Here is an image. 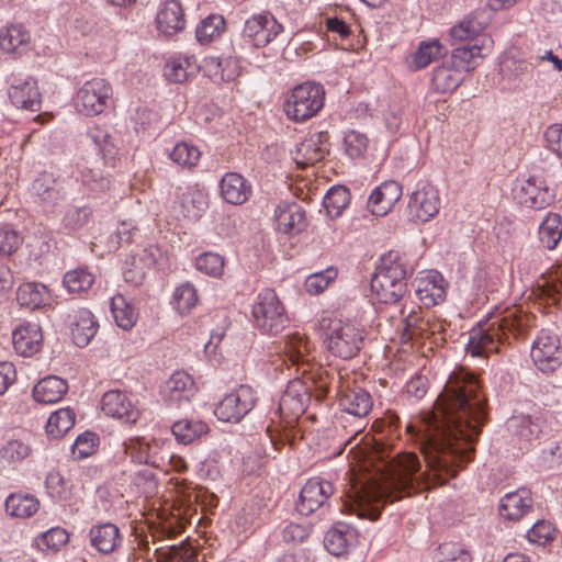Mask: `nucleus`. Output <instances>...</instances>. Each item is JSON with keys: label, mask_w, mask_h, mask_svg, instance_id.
I'll return each mask as SVG.
<instances>
[{"label": "nucleus", "mask_w": 562, "mask_h": 562, "mask_svg": "<svg viewBox=\"0 0 562 562\" xmlns=\"http://www.w3.org/2000/svg\"><path fill=\"white\" fill-rule=\"evenodd\" d=\"M195 267L207 276L220 277L224 270V259L217 254L204 252L196 258Z\"/></svg>", "instance_id": "nucleus-57"}, {"label": "nucleus", "mask_w": 562, "mask_h": 562, "mask_svg": "<svg viewBox=\"0 0 562 562\" xmlns=\"http://www.w3.org/2000/svg\"><path fill=\"white\" fill-rule=\"evenodd\" d=\"M346 153L351 158L361 157L368 148V138L364 134L350 131L345 136Z\"/></svg>", "instance_id": "nucleus-63"}, {"label": "nucleus", "mask_w": 562, "mask_h": 562, "mask_svg": "<svg viewBox=\"0 0 562 562\" xmlns=\"http://www.w3.org/2000/svg\"><path fill=\"white\" fill-rule=\"evenodd\" d=\"M554 532L555 528L551 522L546 520H539L527 532V538L532 543L543 546L553 540Z\"/></svg>", "instance_id": "nucleus-62"}, {"label": "nucleus", "mask_w": 562, "mask_h": 562, "mask_svg": "<svg viewBox=\"0 0 562 562\" xmlns=\"http://www.w3.org/2000/svg\"><path fill=\"white\" fill-rule=\"evenodd\" d=\"M68 390L65 380L50 375L41 380L33 389V397L43 404H53L63 398Z\"/></svg>", "instance_id": "nucleus-32"}, {"label": "nucleus", "mask_w": 562, "mask_h": 562, "mask_svg": "<svg viewBox=\"0 0 562 562\" xmlns=\"http://www.w3.org/2000/svg\"><path fill=\"white\" fill-rule=\"evenodd\" d=\"M434 562H472V558L462 544L446 542L438 547Z\"/></svg>", "instance_id": "nucleus-51"}, {"label": "nucleus", "mask_w": 562, "mask_h": 562, "mask_svg": "<svg viewBox=\"0 0 562 562\" xmlns=\"http://www.w3.org/2000/svg\"><path fill=\"white\" fill-rule=\"evenodd\" d=\"M209 430L207 425L198 419L183 418L173 423L171 431L179 443L189 445L195 439L205 435Z\"/></svg>", "instance_id": "nucleus-33"}, {"label": "nucleus", "mask_w": 562, "mask_h": 562, "mask_svg": "<svg viewBox=\"0 0 562 562\" xmlns=\"http://www.w3.org/2000/svg\"><path fill=\"white\" fill-rule=\"evenodd\" d=\"M325 381L330 384L338 383L337 390L340 394L339 406L344 412H347L356 417H364L372 409V397L364 389L349 384L345 385L340 381V376H329L326 374Z\"/></svg>", "instance_id": "nucleus-13"}, {"label": "nucleus", "mask_w": 562, "mask_h": 562, "mask_svg": "<svg viewBox=\"0 0 562 562\" xmlns=\"http://www.w3.org/2000/svg\"><path fill=\"white\" fill-rule=\"evenodd\" d=\"M68 317L74 344L80 348L86 347L98 330L92 313L87 308H79Z\"/></svg>", "instance_id": "nucleus-24"}, {"label": "nucleus", "mask_w": 562, "mask_h": 562, "mask_svg": "<svg viewBox=\"0 0 562 562\" xmlns=\"http://www.w3.org/2000/svg\"><path fill=\"white\" fill-rule=\"evenodd\" d=\"M75 419V412L69 407L54 412L50 414L46 424L47 435L54 439L63 437L74 427Z\"/></svg>", "instance_id": "nucleus-40"}, {"label": "nucleus", "mask_w": 562, "mask_h": 562, "mask_svg": "<svg viewBox=\"0 0 562 562\" xmlns=\"http://www.w3.org/2000/svg\"><path fill=\"white\" fill-rule=\"evenodd\" d=\"M283 26L270 13L255 14L245 22L243 35L254 46L263 47L272 42Z\"/></svg>", "instance_id": "nucleus-14"}, {"label": "nucleus", "mask_w": 562, "mask_h": 562, "mask_svg": "<svg viewBox=\"0 0 562 562\" xmlns=\"http://www.w3.org/2000/svg\"><path fill=\"white\" fill-rule=\"evenodd\" d=\"M539 240L549 250L557 247L562 237V218L557 213H548L539 226Z\"/></svg>", "instance_id": "nucleus-35"}, {"label": "nucleus", "mask_w": 562, "mask_h": 562, "mask_svg": "<svg viewBox=\"0 0 562 562\" xmlns=\"http://www.w3.org/2000/svg\"><path fill=\"white\" fill-rule=\"evenodd\" d=\"M198 303V293L190 283H183L176 288L173 292L175 308L180 314L189 313Z\"/></svg>", "instance_id": "nucleus-54"}, {"label": "nucleus", "mask_w": 562, "mask_h": 562, "mask_svg": "<svg viewBox=\"0 0 562 562\" xmlns=\"http://www.w3.org/2000/svg\"><path fill=\"white\" fill-rule=\"evenodd\" d=\"M254 325L262 333L278 335L289 324L284 307L273 290L260 292L252 306Z\"/></svg>", "instance_id": "nucleus-8"}, {"label": "nucleus", "mask_w": 562, "mask_h": 562, "mask_svg": "<svg viewBox=\"0 0 562 562\" xmlns=\"http://www.w3.org/2000/svg\"><path fill=\"white\" fill-rule=\"evenodd\" d=\"M82 183L92 191L110 189L111 180L99 168H86L81 171Z\"/></svg>", "instance_id": "nucleus-61"}, {"label": "nucleus", "mask_w": 562, "mask_h": 562, "mask_svg": "<svg viewBox=\"0 0 562 562\" xmlns=\"http://www.w3.org/2000/svg\"><path fill=\"white\" fill-rule=\"evenodd\" d=\"M40 507L38 499L30 494H11L5 501V510L10 516L27 518Z\"/></svg>", "instance_id": "nucleus-36"}, {"label": "nucleus", "mask_w": 562, "mask_h": 562, "mask_svg": "<svg viewBox=\"0 0 562 562\" xmlns=\"http://www.w3.org/2000/svg\"><path fill=\"white\" fill-rule=\"evenodd\" d=\"M43 334L37 324L25 323L12 333V342L15 351L24 357L36 353L42 346Z\"/></svg>", "instance_id": "nucleus-26"}, {"label": "nucleus", "mask_w": 562, "mask_h": 562, "mask_svg": "<svg viewBox=\"0 0 562 562\" xmlns=\"http://www.w3.org/2000/svg\"><path fill=\"white\" fill-rule=\"evenodd\" d=\"M9 98L13 105L21 109L37 111L41 105L37 82L32 77L14 79L9 88Z\"/></svg>", "instance_id": "nucleus-22"}, {"label": "nucleus", "mask_w": 562, "mask_h": 562, "mask_svg": "<svg viewBox=\"0 0 562 562\" xmlns=\"http://www.w3.org/2000/svg\"><path fill=\"white\" fill-rule=\"evenodd\" d=\"M431 81L438 92L446 93L459 87L462 76L452 65H441L434 69Z\"/></svg>", "instance_id": "nucleus-41"}, {"label": "nucleus", "mask_w": 562, "mask_h": 562, "mask_svg": "<svg viewBox=\"0 0 562 562\" xmlns=\"http://www.w3.org/2000/svg\"><path fill=\"white\" fill-rule=\"evenodd\" d=\"M256 397L250 386L240 385L216 405L214 414L220 420L238 423L255 406Z\"/></svg>", "instance_id": "nucleus-11"}, {"label": "nucleus", "mask_w": 562, "mask_h": 562, "mask_svg": "<svg viewBox=\"0 0 562 562\" xmlns=\"http://www.w3.org/2000/svg\"><path fill=\"white\" fill-rule=\"evenodd\" d=\"M482 31L483 24L474 15H469L451 27L450 36L453 41L463 42L474 38Z\"/></svg>", "instance_id": "nucleus-55"}, {"label": "nucleus", "mask_w": 562, "mask_h": 562, "mask_svg": "<svg viewBox=\"0 0 562 562\" xmlns=\"http://www.w3.org/2000/svg\"><path fill=\"white\" fill-rule=\"evenodd\" d=\"M387 497L382 486L353 482L345 492V498L341 501L339 509L347 514H355L359 518L376 520Z\"/></svg>", "instance_id": "nucleus-6"}, {"label": "nucleus", "mask_w": 562, "mask_h": 562, "mask_svg": "<svg viewBox=\"0 0 562 562\" xmlns=\"http://www.w3.org/2000/svg\"><path fill=\"white\" fill-rule=\"evenodd\" d=\"M111 312L116 325L124 330L132 329L138 317L134 306L122 294L111 299Z\"/></svg>", "instance_id": "nucleus-37"}, {"label": "nucleus", "mask_w": 562, "mask_h": 562, "mask_svg": "<svg viewBox=\"0 0 562 562\" xmlns=\"http://www.w3.org/2000/svg\"><path fill=\"white\" fill-rule=\"evenodd\" d=\"M402 196V186L393 180L376 187L369 196L368 207L372 214L386 215Z\"/></svg>", "instance_id": "nucleus-20"}, {"label": "nucleus", "mask_w": 562, "mask_h": 562, "mask_svg": "<svg viewBox=\"0 0 562 562\" xmlns=\"http://www.w3.org/2000/svg\"><path fill=\"white\" fill-rule=\"evenodd\" d=\"M334 491L331 482L322 477L310 479L301 490L296 504L297 512L303 515L314 513L325 504Z\"/></svg>", "instance_id": "nucleus-16"}, {"label": "nucleus", "mask_w": 562, "mask_h": 562, "mask_svg": "<svg viewBox=\"0 0 562 562\" xmlns=\"http://www.w3.org/2000/svg\"><path fill=\"white\" fill-rule=\"evenodd\" d=\"M532 326L535 316L517 310L493 315L472 329L467 350L473 357L498 352L501 345L509 344L512 337H524Z\"/></svg>", "instance_id": "nucleus-4"}, {"label": "nucleus", "mask_w": 562, "mask_h": 562, "mask_svg": "<svg viewBox=\"0 0 562 562\" xmlns=\"http://www.w3.org/2000/svg\"><path fill=\"white\" fill-rule=\"evenodd\" d=\"M158 562H194L196 559L195 550L186 542L179 546H169L155 550Z\"/></svg>", "instance_id": "nucleus-46"}, {"label": "nucleus", "mask_w": 562, "mask_h": 562, "mask_svg": "<svg viewBox=\"0 0 562 562\" xmlns=\"http://www.w3.org/2000/svg\"><path fill=\"white\" fill-rule=\"evenodd\" d=\"M532 507L531 492L528 488H518L507 493L499 504V514L508 520H519Z\"/></svg>", "instance_id": "nucleus-28"}, {"label": "nucleus", "mask_w": 562, "mask_h": 562, "mask_svg": "<svg viewBox=\"0 0 562 562\" xmlns=\"http://www.w3.org/2000/svg\"><path fill=\"white\" fill-rule=\"evenodd\" d=\"M180 206L184 217L198 220L207 207V195L198 188H189L180 198Z\"/></svg>", "instance_id": "nucleus-34"}, {"label": "nucleus", "mask_w": 562, "mask_h": 562, "mask_svg": "<svg viewBox=\"0 0 562 562\" xmlns=\"http://www.w3.org/2000/svg\"><path fill=\"white\" fill-rule=\"evenodd\" d=\"M400 314L403 318V338L406 340H411L413 338L423 337L424 333L427 330L428 322L424 319V317L420 315L422 311L418 307L411 308L407 311L406 306L404 305L400 310Z\"/></svg>", "instance_id": "nucleus-39"}, {"label": "nucleus", "mask_w": 562, "mask_h": 562, "mask_svg": "<svg viewBox=\"0 0 562 562\" xmlns=\"http://www.w3.org/2000/svg\"><path fill=\"white\" fill-rule=\"evenodd\" d=\"M412 272L398 252H389L371 279L373 295L383 304L398 303L407 293L406 279Z\"/></svg>", "instance_id": "nucleus-5"}, {"label": "nucleus", "mask_w": 562, "mask_h": 562, "mask_svg": "<svg viewBox=\"0 0 562 562\" xmlns=\"http://www.w3.org/2000/svg\"><path fill=\"white\" fill-rule=\"evenodd\" d=\"M348 547L347 533L338 528L330 529L325 537V548L336 557L346 552Z\"/></svg>", "instance_id": "nucleus-64"}, {"label": "nucleus", "mask_w": 562, "mask_h": 562, "mask_svg": "<svg viewBox=\"0 0 562 562\" xmlns=\"http://www.w3.org/2000/svg\"><path fill=\"white\" fill-rule=\"evenodd\" d=\"M195 392V382L191 375L184 371H177L166 382L165 398L169 403L181 404L189 402Z\"/></svg>", "instance_id": "nucleus-29"}, {"label": "nucleus", "mask_w": 562, "mask_h": 562, "mask_svg": "<svg viewBox=\"0 0 562 562\" xmlns=\"http://www.w3.org/2000/svg\"><path fill=\"white\" fill-rule=\"evenodd\" d=\"M223 199L233 205L244 204L251 194V186L237 172H227L220 183Z\"/></svg>", "instance_id": "nucleus-30"}, {"label": "nucleus", "mask_w": 562, "mask_h": 562, "mask_svg": "<svg viewBox=\"0 0 562 562\" xmlns=\"http://www.w3.org/2000/svg\"><path fill=\"white\" fill-rule=\"evenodd\" d=\"M225 20L222 15H210L202 20L196 27V40L204 44L209 43L224 31Z\"/></svg>", "instance_id": "nucleus-52"}, {"label": "nucleus", "mask_w": 562, "mask_h": 562, "mask_svg": "<svg viewBox=\"0 0 562 562\" xmlns=\"http://www.w3.org/2000/svg\"><path fill=\"white\" fill-rule=\"evenodd\" d=\"M414 286L416 296L427 307L440 304L447 295V283L443 277L435 270H429L425 276L417 278Z\"/></svg>", "instance_id": "nucleus-18"}, {"label": "nucleus", "mask_w": 562, "mask_h": 562, "mask_svg": "<svg viewBox=\"0 0 562 562\" xmlns=\"http://www.w3.org/2000/svg\"><path fill=\"white\" fill-rule=\"evenodd\" d=\"M446 53V48L438 40L422 42L413 55V64L416 69H422Z\"/></svg>", "instance_id": "nucleus-44"}, {"label": "nucleus", "mask_w": 562, "mask_h": 562, "mask_svg": "<svg viewBox=\"0 0 562 562\" xmlns=\"http://www.w3.org/2000/svg\"><path fill=\"white\" fill-rule=\"evenodd\" d=\"M91 216V210L88 206H70L67 209L63 223L66 228L77 231L82 228Z\"/></svg>", "instance_id": "nucleus-60"}, {"label": "nucleus", "mask_w": 562, "mask_h": 562, "mask_svg": "<svg viewBox=\"0 0 562 562\" xmlns=\"http://www.w3.org/2000/svg\"><path fill=\"white\" fill-rule=\"evenodd\" d=\"M535 366L543 373H551L562 364L559 337L550 329H542L535 339L531 351Z\"/></svg>", "instance_id": "nucleus-10"}, {"label": "nucleus", "mask_w": 562, "mask_h": 562, "mask_svg": "<svg viewBox=\"0 0 562 562\" xmlns=\"http://www.w3.org/2000/svg\"><path fill=\"white\" fill-rule=\"evenodd\" d=\"M91 546L101 554L114 552L122 543V536L116 525L103 522L94 525L89 531Z\"/></svg>", "instance_id": "nucleus-27"}, {"label": "nucleus", "mask_w": 562, "mask_h": 562, "mask_svg": "<svg viewBox=\"0 0 562 562\" xmlns=\"http://www.w3.org/2000/svg\"><path fill=\"white\" fill-rule=\"evenodd\" d=\"M126 452L138 463L159 467L156 454L151 452V446L148 442L140 440L128 442L126 443Z\"/></svg>", "instance_id": "nucleus-58"}, {"label": "nucleus", "mask_w": 562, "mask_h": 562, "mask_svg": "<svg viewBox=\"0 0 562 562\" xmlns=\"http://www.w3.org/2000/svg\"><path fill=\"white\" fill-rule=\"evenodd\" d=\"M276 222L279 232L296 235L306 227L305 212L297 203H283L276 210Z\"/></svg>", "instance_id": "nucleus-25"}, {"label": "nucleus", "mask_w": 562, "mask_h": 562, "mask_svg": "<svg viewBox=\"0 0 562 562\" xmlns=\"http://www.w3.org/2000/svg\"><path fill=\"white\" fill-rule=\"evenodd\" d=\"M158 31L172 36L184 29L186 18L182 4L178 0H167L156 16Z\"/></svg>", "instance_id": "nucleus-23"}, {"label": "nucleus", "mask_w": 562, "mask_h": 562, "mask_svg": "<svg viewBox=\"0 0 562 562\" xmlns=\"http://www.w3.org/2000/svg\"><path fill=\"white\" fill-rule=\"evenodd\" d=\"M330 391V384L319 376L315 382V389L310 391L306 383L300 379L290 381L280 398L278 413L281 418L279 423L271 420L267 426L266 432L276 450L290 442L291 435L289 430L293 428L299 417L305 412L307 403L312 397L322 402Z\"/></svg>", "instance_id": "nucleus-3"}, {"label": "nucleus", "mask_w": 562, "mask_h": 562, "mask_svg": "<svg viewBox=\"0 0 562 562\" xmlns=\"http://www.w3.org/2000/svg\"><path fill=\"white\" fill-rule=\"evenodd\" d=\"M101 408L105 415L123 419L126 423H135L138 418V412L134 408L132 401L124 392L119 390L104 393Z\"/></svg>", "instance_id": "nucleus-21"}, {"label": "nucleus", "mask_w": 562, "mask_h": 562, "mask_svg": "<svg viewBox=\"0 0 562 562\" xmlns=\"http://www.w3.org/2000/svg\"><path fill=\"white\" fill-rule=\"evenodd\" d=\"M486 398L476 376L459 369L453 371L435 404V412L416 424L424 449H438V439L461 448H474L486 422Z\"/></svg>", "instance_id": "nucleus-1"}, {"label": "nucleus", "mask_w": 562, "mask_h": 562, "mask_svg": "<svg viewBox=\"0 0 562 562\" xmlns=\"http://www.w3.org/2000/svg\"><path fill=\"white\" fill-rule=\"evenodd\" d=\"M324 102V87L319 83L304 82L291 91L283 109L288 119L304 122L315 116L323 109Z\"/></svg>", "instance_id": "nucleus-7"}, {"label": "nucleus", "mask_w": 562, "mask_h": 562, "mask_svg": "<svg viewBox=\"0 0 562 562\" xmlns=\"http://www.w3.org/2000/svg\"><path fill=\"white\" fill-rule=\"evenodd\" d=\"M98 437L95 434L86 431L79 435L71 447L74 458L81 460L95 452Z\"/></svg>", "instance_id": "nucleus-59"}, {"label": "nucleus", "mask_w": 562, "mask_h": 562, "mask_svg": "<svg viewBox=\"0 0 562 562\" xmlns=\"http://www.w3.org/2000/svg\"><path fill=\"white\" fill-rule=\"evenodd\" d=\"M337 269L329 267L324 271L308 276L304 282L306 292L312 295L322 293L337 278Z\"/></svg>", "instance_id": "nucleus-56"}, {"label": "nucleus", "mask_w": 562, "mask_h": 562, "mask_svg": "<svg viewBox=\"0 0 562 562\" xmlns=\"http://www.w3.org/2000/svg\"><path fill=\"white\" fill-rule=\"evenodd\" d=\"M329 135L327 132H318L304 139L296 147L294 160L301 169H305L322 161L329 153Z\"/></svg>", "instance_id": "nucleus-17"}, {"label": "nucleus", "mask_w": 562, "mask_h": 562, "mask_svg": "<svg viewBox=\"0 0 562 562\" xmlns=\"http://www.w3.org/2000/svg\"><path fill=\"white\" fill-rule=\"evenodd\" d=\"M516 198L527 207L542 210L553 203L555 194L542 177L530 176L521 183Z\"/></svg>", "instance_id": "nucleus-15"}, {"label": "nucleus", "mask_w": 562, "mask_h": 562, "mask_svg": "<svg viewBox=\"0 0 562 562\" xmlns=\"http://www.w3.org/2000/svg\"><path fill=\"white\" fill-rule=\"evenodd\" d=\"M406 431L418 445L427 470L420 472V462L413 452L397 454L391 464L390 481L392 487L400 492L418 490L420 485L426 488L445 485L454 477L458 470L473 459L474 448H461L438 439V449H424L422 432L415 430L412 424L406 425Z\"/></svg>", "instance_id": "nucleus-2"}, {"label": "nucleus", "mask_w": 562, "mask_h": 562, "mask_svg": "<svg viewBox=\"0 0 562 562\" xmlns=\"http://www.w3.org/2000/svg\"><path fill=\"white\" fill-rule=\"evenodd\" d=\"M16 301L21 306L37 310L49 304L50 293L42 283L25 282L16 290Z\"/></svg>", "instance_id": "nucleus-31"}, {"label": "nucleus", "mask_w": 562, "mask_h": 562, "mask_svg": "<svg viewBox=\"0 0 562 562\" xmlns=\"http://www.w3.org/2000/svg\"><path fill=\"white\" fill-rule=\"evenodd\" d=\"M33 191L43 202L55 204L60 199L56 178L52 172H42L33 182Z\"/></svg>", "instance_id": "nucleus-45"}, {"label": "nucleus", "mask_w": 562, "mask_h": 562, "mask_svg": "<svg viewBox=\"0 0 562 562\" xmlns=\"http://www.w3.org/2000/svg\"><path fill=\"white\" fill-rule=\"evenodd\" d=\"M63 283L69 292L82 293L92 286L94 276L86 268H78L66 272Z\"/></svg>", "instance_id": "nucleus-49"}, {"label": "nucleus", "mask_w": 562, "mask_h": 562, "mask_svg": "<svg viewBox=\"0 0 562 562\" xmlns=\"http://www.w3.org/2000/svg\"><path fill=\"white\" fill-rule=\"evenodd\" d=\"M482 59V48L477 45L457 47L451 55V64L460 72L473 70Z\"/></svg>", "instance_id": "nucleus-38"}, {"label": "nucleus", "mask_w": 562, "mask_h": 562, "mask_svg": "<svg viewBox=\"0 0 562 562\" xmlns=\"http://www.w3.org/2000/svg\"><path fill=\"white\" fill-rule=\"evenodd\" d=\"M283 349L291 364L300 366L307 362L305 357L310 351L308 341L299 333L291 334L286 337Z\"/></svg>", "instance_id": "nucleus-47"}, {"label": "nucleus", "mask_w": 562, "mask_h": 562, "mask_svg": "<svg viewBox=\"0 0 562 562\" xmlns=\"http://www.w3.org/2000/svg\"><path fill=\"white\" fill-rule=\"evenodd\" d=\"M112 95V86L105 79L93 78L79 88L75 98V105L80 113L94 116L109 108Z\"/></svg>", "instance_id": "nucleus-9"}, {"label": "nucleus", "mask_w": 562, "mask_h": 562, "mask_svg": "<svg viewBox=\"0 0 562 562\" xmlns=\"http://www.w3.org/2000/svg\"><path fill=\"white\" fill-rule=\"evenodd\" d=\"M325 341L330 353L342 359H351L360 351L363 337L356 327L338 322Z\"/></svg>", "instance_id": "nucleus-12"}, {"label": "nucleus", "mask_w": 562, "mask_h": 562, "mask_svg": "<svg viewBox=\"0 0 562 562\" xmlns=\"http://www.w3.org/2000/svg\"><path fill=\"white\" fill-rule=\"evenodd\" d=\"M30 33L20 24H12L0 33V48L7 53H14L26 46Z\"/></svg>", "instance_id": "nucleus-42"}, {"label": "nucleus", "mask_w": 562, "mask_h": 562, "mask_svg": "<svg viewBox=\"0 0 562 562\" xmlns=\"http://www.w3.org/2000/svg\"><path fill=\"white\" fill-rule=\"evenodd\" d=\"M440 209V199L437 190L424 187L414 191L408 201V214L414 220L428 222L436 216Z\"/></svg>", "instance_id": "nucleus-19"}, {"label": "nucleus", "mask_w": 562, "mask_h": 562, "mask_svg": "<svg viewBox=\"0 0 562 562\" xmlns=\"http://www.w3.org/2000/svg\"><path fill=\"white\" fill-rule=\"evenodd\" d=\"M350 202V191L344 186L333 187L324 196V207L330 217H338Z\"/></svg>", "instance_id": "nucleus-43"}, {"label": "nucleus", "mask_w": 562, "mask_h": 562, "mask_svg": "<svg viewBox=\"0 0 562 562\" xmlns=\"http://www.w3.org/2000/svg\"><path fill=\"white\" fill-rule=\"evenodd\" d=\"M195 65L189 57H180L169 60L164 68V75L167 80L175 83H182L194 72Z\"/></svg>", "instance_id": "nucleus-48"}, {"label": "nucleus", "mask_w": 562, "mask_h": 562, "mask_svg": "<svg viewBox=\"0 0 562 562\" xmlns=\"http://www.w3.org/2000/svg\"><path fill=\"white\" fill-rule=\"evenodd\" d=\"M69 541L68 532L60 527H54L36 538V546L40 550L58 551Z\"/></svg>", "instance_id": "nucleus-53"}, {"label": "nucleus", "mask_w": 562, "mask_h": 562, "mask_svg": "<svg viewBox=\"0 0 562 562\" xmlns=\"http://www.w3.org/2000/svg\"><path fill=\"white\" fill-rule=\"evenodd\" d=\"M201 151L187 142L178 143L170 153L171 160L180 167L193 168L198 165Z\"/></svg>", "instance_id": "nucleus-50"}]
</instances>
